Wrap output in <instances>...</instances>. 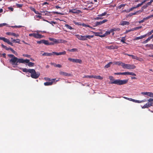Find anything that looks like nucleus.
I'll use <instances>...</instances> for the list:
<instances>
[{
    "label": "nucleus",
    "instance_id": "f257e3e1",
    "mask_svg": "<svg viewBox=\"0 0 153 153\" xmlns=\"http://www.w3.org/2000/svg\"><path fill=\"white\" fill-rule=\"evenodd\" d=\"M109 79L110 81V83L111 84H115L118 85L125 84L128 81V79H124L123 80L120 79H115L112 76H109Z\"/></svg>",
    "mask_w": 153,
    "mask_h": 153
},
{
    "label": "nucleus",
    "instance_id": "f03ea898",
    "mask_svg": "<svg viewBox=\"0 0 153 153\" xmlns=\"http://www.w3.org/2000/svg\"><path fill=\"white\" fill-rule=\"evenodd\" d=\"M8 56L12 58L10 59V62L12 65H17L18 63L23 62L24 60L23 59H18L13 54H9Z\"/></svg>",
    "mask_w": 153,
    "mask_h": 153
},
{
    "label": "nucleus",
    "instance_id": "7ed1b4c3",
    "mask_svg": "<svg viewBox=\"0 0 153 153\" xmlns=\"http://www.w3.org/2000/svg\"><path fill=\"white\" fill-rule=\"evenodd\" d=\"M75 36L78 39L82 41L87 40V38L91 39L94 36V35H86L83 36L79 35L78 34L75 35Z\"/></svg>",
    "mask_w": 153,
    "mask_h": 153
},
{
    "label": "nucleus",
    "instance_id": "20e7f679",
    "mask_svg": "<svg viewBox=\"0 0 153 153\" xmlns=\"http://www.w3.org/2000/svg\"><path fill=\"white\" fill-rule=\"evenodd\" d=\"M30 74H31V77L35 79L38 78L40 75L39 72H36L34 69H31Z\"/></svg>",
    "mask_w": 153,
    "mask_h": 153
},
{
    "label": "nucleus",
    "instance_id": "39448f33",
    "mask_svg": "<svg viewBox=\"0 0 153 153\" xmlns=\"http://www.w3.org/2000/svg\"><path fill=\"white\" fill-rule=\"evenodd\" d=\"M49 40L52 41L54 44H57L60 43H65L67 42V41L64 40L62 39H56L52 38H49Z\"/></svg>",
    "mask_w": 153,
    "mask_h": 153
},
{
    "label": "nucleus",
    "instance_id": "423d86ee",
    "mask_svg": "<svg viewBox=\"0 0 153 153\" xmlns=\"http://www.w3.org/2000/svg\"><path fill=\"white\" fill-rule=\"evenodd\" d=\"M122 67L123 69L126 68L129 70L134 69L136 67L134 65L126 64L124 63L122 64Z\"/></svg>",
    "mask_w": 153,
    "mask_h": 153
},
{
    "label": "nucleus",
    "instance_id": "0eeeda50",
    "mask_svg": "<svg viewBox=\"0 0 153 153\" xmlns=\"http://www.w3.org/2000/svg\"><path fill=\"white\" fill-rule=\"evenodd\" d=\"M29 36H33L34 38L37 39H39L43 38L44 37L43 36H42L39 33H32L29 34Z\"/></svg>",
    "mask_w": 153,
    "mask_h": 153
},
{
    "label": "nucleus",
    "instance_id": "6e6552de",
    "mask_svg": "<svg viewBox=\"0 0 153 153\" xmlns=\"http://www.w3.org/2000/svg\"><path fill=\"white\" fill-rule=\"evenodd\" d=\"M23 60H24L23 62H20V63H28L27 65L29 67H33L34 66V64L32 62H30V60L28 59H23Z\"/></svg>",
    "mask_w": 153,
    "mask_h": 153
},
{
    "label": "nucleus",
    "instance_id": "1a4fd4ad",
    "mask_svg": "<svg viewBox=\"0 0 153 153\" xmlns=\"http://www.w3.org/2000/svg\"><path fill=\"white\" fill-rule=\"evenodd\" d=\"M0 40H2L4 42H6L8 44L10 45L11 46L13 45L12 43L10 42L9 39L6 38L5 37H0Z\"/></svg>",
    "mask_w": 153,
    "mask_h": 153
},
{
    "label": "nucleus",
    "instance_id": "9d476101",
    "mask_svg": "<svg viewBox=\"0 0 153 153\" xmlns=\"http://www.w3.org/2000/svg\"><path fill=\"white\" fill-rule=\"evenodd\" d=\"M107 14V13L106 12H105L103 13H102L101 14L99 15L98 16V17H96L95 18V20H98V19H103V18L102 17V16H105Z\"/></svg>",
    "mask_w": 153,
    "mask_h": 153
},
{
    "label": "nucleus",
    "instance_id": "9b49d317",
    "mask_svg": "<svg viewBox=\"0 0 153 153\" xmlns=\"http://www.w3.org/2000/svg\"><path fill=\"white\" fill-rule=\"evenodd\" d=\"M59 73L60 75L65 76H72V74H71L68 73L61 71H60Z\"/></svg>",
    "mask_w": 153,
    "mask_h": 153
},
{
    "label": "nucleus",
    "instance_id": "f8f14e48",
    "mask_svg": "<svg viewBox=\"0 0 153 153\" xmlns=\"http://www.w3.org/2000/svg\"><path fill=\"white\" fill-rule=\"evenodd\" d=\"M108 21L107 19H104L102 21H100L99 22H96L95 23V25L96 26H99L100 25H101L103 23L107 22Z\"/></svg>",
    "mask_w": 153,
    "mask_h": 153
},
{
    "label": "nucleus",
    "instance_id": "ddd939ff",
    "mask_svg": "<svg viewBox=\"0 0 153 153\" xmlns=\"http://www.w3.org/2000/svg\"><path fill=\"white\" fill-rule=\"evenodd\" d=\"M55 79H52L51 81L50 82H46L44 83V85L45 86L51 85H52L53 83L54 82Z\"/></svg>",
    "mask_w": 153,
    "mask_h": 153
},
{
    "label": "nucleus",
    "instance_id": "4468645a",
    "mask_svg": "<svg viewBox=\"0 0 153 153\" xmlns=\"http://www.w3.org/2000/svg\"><path fill=\"white\" fill-rule=\"evenodd\" d=\"M6 34L7 35H8L13 36L16 37H18L19 36L18 34H16L15 33L13 32H7Z\"/></svg>",
    "mask_w": 153,
    "mask_h": 153
},
{
    "label": "nucleus",
    "instance_id": "2eb2a0df",
    "mask_svg": "<svg viewBox=\"0 0 153 153\" xmlns=\"http://www.w3.org/2000/svg\"><path fill=\"white\" fill-rule=\"evenodd\" d=\"M130 24L129 22L126 21H122L120 22V25H128Z\"/></svg>",
    "mask_w": 153,
    "mask_h": 153
},
{
    "label": "nucleus",
    "instance_id": "dca6fc26",
    "mask_svg": "<svg viewBox=\"0 0 153 153\" xmlns=\"http://www.w3.org/2000/svg\"><path fill=\"white\" fill-rule=\"evenodd\" d=\"M42 56H50L52 55H54V52H52L51 53H44L42 54Z\"/></svg>",
    "mask_w": 153,
    "mask_h": 153
},
{
    "label": "nucleus",
    "instance_id": "f3484780",
    "mask_svg": "<svg viewBox=\"0 0 153 153\" xmlns=\"http://www.w3.org/2000/svg\"><path fill=\"white\" fill-rule=\"evenodd\" d=\"M66 54V52L65 51H64L62 52L57 53L56 52H54V54L56 55H65Z\"/></svg>",
    "mask_w": 153,
    "mask_h": 153
},
{
    "label": "nucleus",
    "instance_id": "a211bd4d",
    "mask_svg": "<svg viewBox=\"0 0 153 153\" xmlns=\"http://www.w3.org/2000/svg\"><path fill=\"white\" fill-rule=\"evenodd\" d=\"M151 106L149 102H148L146 104L144 105L142 107L143 108H148Z\"/></svg>",
    "mask_w": 153,
    "mask_h": 153
},
{
    "label": "nucleus",
    "instance_id": "6ab92c4d",
    "mask_svg": "<svg viewBox=\"0 0 153 153\" xmlns=\"http://www.w3.org/2000/svg\"><path fill=\"white\" fill-rule=\"evenodd\" d=\"M46 40L43 39V40H42L39 41H37V43L38 44H39L43 43V44H45V45H46Z\"/></svg>",
    "mask_w": 153,
    "mask_h": 153
},
{
    "label": "nucleus",
    "instance_id": "aec40b11",
    "mask_svg": "<svg viewBox=\"0 0 153 153\" xmlns=\"http://www.w3.org/2000/svg\"><path fill=\"white\" fill-rule=\"evenodd\" d=\"M22 71L24 72H29L30 73L31 69H27L26 68H22Z\"/></svg>",
    "mask_w": 153,
    "mask_h": 153
},
{
    "label": "nucleus",
    "instance_id": "412c9836",
    "mask_svg": "<svg viewBox=\"0 0 153 153\" xmlns=\"http://www.w3.org/2000/svg\"><path fill=\"white\" fill-rule=\"evenodd\" d=\"M116 46H114L113 45H111L110 46H107L106 47V48L109 49H115L117 48H116Z\"/></svg>",
    "mask_w": 153,
    "mask_h": 153
},
{
    "label": "nucleus",
    "instance_id": "4be33fe9",
    "mask_svg": "<svg viewBox=\"0 0 153 153\" xmlns=\"http://www.w3.org/2000/svg\"><path fill=\"white\" fill-rule=\"evenodd\" d=\"M79 11V10H76L75 9L70 10H69L70 12L73 13H78Z\"/></svg>",
    "mask_w": 153,
    "mask_h": 153
},
{
    "label": "nucleus",
    "instance_id": "5701e85b",
    "mask_svg": "<svg viewBox=\"0 0 153 153\" xmlns=\"http://www.w3.org/2000/svg\"><path fill=\"white\" fill-rule=\"evenodd\" d=\"M146 46L147 48H149L153 50V44H147L146 45Z\"/></svg>",
    "mask_w": 153,
    "mask_h": 153
},
{
    "label": "nucleus",
    "instance_id": "b1692460",
    "mask_svg": "<svg viewBox=\"0 0 153 153\" xmlns=\"http://www.w3.org/2000/svg\"><path fill=\"white\" fill-rule=\"evenodd\" d=\"M112 63H113L112 62H110L108 64H107V65L105 66L104 68H107L110 67L111 65L112 64Z\"/></svg>",
    "mask_w": 153,
    "mask_h": 153
},
{
    "label": "nucleus",
    "instance_id": "393cba45",
    "mask_svg": "<svg viewBox=\"0 0 153 153\" xmlns=\"http://www.w3.org/2000/svg\"><path fill=\"white\" fill-rule=\"evenodd\" d=\"M145 37V36L143 35L140 36L139 37H136L134 39V40H138L139 39H142L143 38Z\"/></svg>",
    "mask_w": 153,
    "mask_h": 153
},
{
    "label": "nucleus",
    "instance_id": "a878e982",
    "mask_svg": "<svg viewBox=\"0 0 153 153\" xmlns=\"http://www.w3.org/2000/svg\"><path fill=\"white\" fill-rule=\"evenodd\" d=\"M65 26L69 29L72 30L73 29L71 26L67 24H65Z\"/></svg>",
    "mask_w": 153,
    "mask_h": 153
},
{
    "label": "nucleus",
    "instance_id": "bb28decb",
    "mask_svg": "<svg viewBox=\"0 0 153 153\" xmlns=\"http://www.w3.org/2000/svg\"><path fill=\"white\" fill-rule=\"evenodd\" d=\"M151 106H153V99L150 98L148 100Z\"/></svg>",
    "mask_w": 153,
    "mask_h": 153
},
{
    "label": "nucleus",
    "instance_id": "cd10ccee",
    "mask_svg": "<svg viewBox=\"0 0 153 153\" xmlns=\"http://www.w3.org/2000/svg\"><path fill=\"white\" fill-rule=\"evenodd\" d=\"M75 63L81 64L82 63V61L80 59H75Z\"/></svg>",
    "mask_w": 153,
    "mask_h": 153
},
{
    "label": "nucleus",
    "instance_id": "c85d7f7f",
    "mask_svg": "<svg viewBox=\"0 0 153 153\" xmlns=\"http://www.w3.org/2000/svg\"><path fill=\"white\" fill-rule=\"evenodd\" d=\"M124 63L120 61H118V62H116V63H115L116 64V65H121L122 66V64Z\"/></svg>",
    "mask_w": 153,
    "mask_h": 153
},
{
    "label": "nucleus",
    "instance_id": "c756f323",
    "mask_svg": "<svg viewBox=\"0 0 153 153\" xmlns=\"http://www.w3.org/2000/svg\"><path fill=\"white\" fill-rule=\"evenodd\" d=\"M1 46L2 48L5 49L6 50L8 51L10 50V48H8L7 46L4 45L2 44H1Z\"/></svg>",
    "mask_w": 153,
    "mask_h": 153
},
{
    "label": "nucleus",
    "instance_id": "7c9ffc66",
    "mask_svg": "<svg viewBox=\"0 0 153 153\" xmlns=\"http://www.w3.org/2000/svg\"><path fill=\"white\" fill-rule=\"evenodd\" d=\"M46 45H53L54 44L52 42H49L48 40H46Z\"/></svg>",
    "mask_w": 153,
    "mask_h": 153
},
{
    "label": "nucleus",
    "instance_id": "2f4dec72",
    "mask_svg": "<svg viewBox=\"0 0 153 153\" xmlns=\"http://www.w3.org/2000/svg\"><path fill=\"white\" fill-rule=\"evenodd\" d=\"M128 75H131L132 76H136V75L133 72H128Z\"/></svg>",
    "mask_w": 153,
    "mask_h": 153
},
{
    "label": "nucleus",
    "instance_id": "473e14b6",
    "mask_svg": "<svg viewBox=\"0 0 153 153\" xmlns=\"http://www.w3.org/2000/svg\"><path fill=\"white\" fill-rule=\"evenodd\" d=\"M23 5V4H17V3L16 4V6L18 8H20L22 7Z\"/></svg>",
    "mask_w": 153,
    "mask_h": 153
},
{
    "label": "nucleus",
    "instance_id": "72a5a7b5",
    "mask_svg": "<svg viewBox=\"0 0 153 153\" xmlns=\"http://www.w3.org/2000/svg\"><path fill=\"white\" fill-rule=\"evenodd\" d=\"M73 22L75 25H77L78 26L82 25V23L80 22H76L74 21Z\"/></svg>",
    "mask_w": 153,
    "mask_h": 153
},
{
    "label": "nucleus",
    "instance_id": "f704fd0d",
    "mask_svg": "<svg viewBox=\"0 0 153 153\" xmlns=\"http://www.w3.org/2000/svg\"><path fill=\"white\" fill-rule=\"evenodd\" d=\"M70 52H76L77 51V49L76 48H73L68 50Z\"/></svg>",
    "mask_w": 153,
    "mask_h": 153
},
{
    "label": "nucleus",
    "instance_id": "c9c22d12",
    "mask_svg": "<svg viewBox=\"0 0 153 153\" xmlns=\"http://www.w3.org/2000/svg\"><path fill=\"white\" fill-rule=\"evenodd\" d=\"M149 92H142L141 94H142L144 95H147L148 96H149Z\"/></svg>",
    "mask_w": 153,
    "mask_h": 153
},
{
    "label": "nucleus",
    "instance_id": "e433bc0d",
    "mask_svg": "<svg viewBox=\"0 0 153 153\" xmlns=\"http://www.w3.org/2000/svg\"><path fill=\"white\" fill-rule=\"evenodd\" d=\"M75 59H72V58H68V60L70 62H75Z\"/></svg>",
    "mask_w": 153,
    "mask_h": 153
},
{
    "label": "nucleus",
    "instance_id": "4c0bfd02",
    "mask_svg": "<svg viewBox=\"0 0 153 153\" xmlns=\"http://www.w3.org/2000/svg\"><path fill=\"white\" fill-rule=\"evenodd\" d=\"M82 26L83 27H90V26L89 25H86L85 24H84V23H82Z\"/></svg>",
    "mask_w": 153,
    "mask_h": 153
},
{
    "label": "nucleus",
    "instance_id": "58836bf2",
    "mask_svg": "<svg viewBox=\"0 0 153 153\" xmlns=\"http://www.w3.org/2000/svg\"><path fill=\"white\" fill-rule=\"evenodd\" d=\"M92 77V75H90V76L85 75V76H84L83 77V78H91Z\"/></svg>",
    "mask_w": 153,
    "mask_h": 153
},
{
    "label": "nucleus",
    "instance_id": "ea45409f",
    "mask_svg": "<svg viewBox=\"0 0 153 153\" xmlns=\"http://www.w3.org/2000/svg\"><path fill=\"white\" fill-rule=\"evenodd\" d=\"M114 31H120V29L119 28H112Z\"/></svg>",
    "mask_w": 153,
    "mask_h": 153
},
{
    "label": "nucleus",
    "instance_id": "a19ab883",
    "mask_svg": "<svg viewBox=\"0 0 153 153\" xmlns=\"http://www.w3.org/2000/svg\"><path fill=\"white\" fill-rule=\"evenodd\" d=\"M10 50L12 51V52L14 54H16L17 53L12 48H10Z\"/></svg>",
    "mask_w": 153,
    "mask_h": 153
},
{
    "label": "nucleus",
    "instance_id": "79ce46f5",
    "mask_svg": "<svg viewBox=\"0 0 153 153\" xmlns=\"http://www.w3.org/2000/svg\"><path fill=\"white\" fill-rule=\"evenodd\" d=\"M111 33L110 31H106V32L105 33V36H106L110 34Z\"/></svg>",
    "mask_w": 153,
    "mask_h": 153
},
{
    "label": "nucleus",
    "instance_id": "37998d69",
    "mask_svg": "<svg viewBox=\"0 0 153 153\" xmlns=\"http://www.w3.org/2000/svg\"><path fill=\"white\" fill-rule=\"evenodd\" d=\"M132 58L133 59H135L137 60V56H134L133 55H132L131 56Z\"/></svg>",
    "mask_w": 153,
    "mask_h": 153
},
{
    "label": "nucleus",
    "instance_id": "c03bdc74",
    "mask_svg": "<svg viewBox=\"0 0 153 153\" xmlns=\"http://www.w3.org/2000/svg\"><path fill=\"white\" fill-rule=\"evenodd\" d=\"M137 60H138L140 62H142L144 61V60L142 58H140L137 57Z\"/></svg>",
    "mask_w": 153,
    "mask_h": 153
},
{
    "label": "nucleus",
    "instance_id": "a18cd8bd",
    "mask_svg": "<svg viewBox=\"0 0 153 153\" xmlns=\"http://www.w3.org/2000/svg\"><path fill=\"white\" fill-rule=\"evenodd\" d=\"M148 7V6L146 4L144 5L142 7V10H144V9H145L147 7Z\"/></svg>",
    "mask_w": 153,
    "mask_h": 153
},
{
    "label": "nucleus",
    "instance_id": "49530a36",
    "mask_svg": "<svg viewBox=\"0 0 153 153\" xmlns=\"http://www.w3.org/2000/svg\"><path fill=\"white\" fill-rule=\"evenodd\" d=\"M23 56H24L27 57V58H30V57L31 56L28 54H23Z\"/></svg>",
    "mask_w": 153,
    "mask_h": 153
},
{
    "label": "nucleus",
    "instance_id": "de8ad7c7",
    "mask_svg": "<svg viewBox=\"0 0 153 153\" xmlns=\"http://www.w3.org/2000/svg\"><path fill=\"white\" fill-rule=\"evenodd\" d=\"M153 17V14L152 15H151L149 16H148L147 17H146L145 18L146 19H149L150 18H152Z\"/></svg>",
    "mask_w": 153,
    "mask_h": 153
},
{
    "label": "nucleus",
    "instance_id": "09e8293b",
    "mask_svg": "<svg viewBox=\"0 0 153 153\" xmlns=\"http://www.w3.org/2000/svg\"><path fill=\"white\" fill-rule=\"evenodd\" d=\"M125 39L124 38V37H123L122 39L121 40V42H122L123 43H126L125 42Z\"/></svg>",
    "mask_w": 153,
    "mask_h": 153
},
{
    "label": "nucleus",
    "instance_id": "8fccbe9b",
    "mask_svg": "<svg viewBox=\"0 0 153 153\" xmlns=\"http://www.w3.org/2000/svg\"><path fill=\"white\" fill-rule=\"evenodd\" d=\"M15 42L16 43L20 44V40L18 39H17L16 40Z\"/></svg>",
    "mask_w": 153,
    "mask_h": 153
},
{
    "label": "nucleus",
    "instance_id": "3c124183",
    "mask_svg": "<svg viewBox=\"0 0 153 153\" xmlns=\"http://www.w3.org/2000/svg\"><path fill=\"white\" fill-rule=\"evenodd\" d=\"M151 34H152V33L150 32H148V33H146V34H145V35H144L145 36V37L146 36H150Z\"/></svg>",
    "mask_w": 153,
    "mask_h": 153
},
{
    "label": "nucleus",
    "instance_id": "603ef678",
    "mask_svg": "<svg viewBox=\"0 0 153 153\" xmlns=\"http://www.w3.org/2000/svg\"><path fill=\"white\" fill-rule=\"evenodd\" d=\"M142 28V26H139V27H135L134 28H135V30H138L139 29L141 28Z\"/></svg>",
    "mask_w": 153,
    "mask_h": 153
},
{
    "label": "nucleus",
    "instance_id": "864d4df0",
    "mask_svg": "<svg viewBox=\"0 0 153 153\" xmlns=\"http://www.w3.org/2000/svg\"><path fill=\"white\" fill-rule=\"evenodd\" d=\"M144 102V101L143 100L139 101V100H135V101L134 102H137V103H141V102Z\"/></svg>",
    "mask_w": 153,
    "mask_h": 153
},
{
    "label": "nucleus",
    "instance_id": "5fc2aeb1",
    "mask_svg": "<svg viewBox=\"0 0 153 153\" xmlns=\"http://www.w3.org/2000/svg\"><path fill=\"white\" fill-rule=\"evenodd\" d=\"M30 9L32 11L34 12L36 10L34 8L32 7H30Z\"/></svg>",
    "mask_w": 153,
    "mask_h": 153
},
{
    "label": "nucleus",
    "instance_id": "6e6d98bb",
    "mask_svg": "<svg viewBox=\"0 0 153 153\" xmlns=\"http://www.w3.org/2000/svg\"><path fill=\"white\" fill-rule=\"evenodd\" d=\"M149 96L151 97H153V93L149 92Z\"/></svg>",
    "mask_w": 153,
    "mask_h": 153
},
{
    "label": "nucleus",
    "instance_id": "4d7b16f0",
    "mask_svg": "<svg viewBox=\"0 0 153 153\" xmlns=\"http://www.w3.org/2000/svg\"><path fill=\"white\" fill-rule=\"evenodd\" d=\"M121 75H128V72H121Z\"/></svg>",
    "mask_w": 153,
    "mask_h": 153
},
{
    "label": "nucleus",
    "instance_id": "13d9d810",
    "mask_svg": "<svg viewBox=\"0 0 153 153\" xmlns=\"http://www.w3.org/2000/svg\"><path fill=\"white\" fill-rule=\"evenodd\" d=\"M62 67V65L60 64H56L55 67L60 68Z\"/></svg>",
    "mask_w": 153,
    "mask_h": 153
},
{
    "label": "nucleus",
    "instance_id": "bf43d9fd",
    "mask_svg": "<svg viewBox=\"0 0 153 153\" xmlns=\"http://www.w3.org/2000/svg\"><path fill=\"white\" fill-rule=\"evenodd\" d=\"M103 79V78L100 76H97V79H99L102 80Z\"/></svg>",
    "mask_w": 153,
    "mask_h": 153
},
{
    "label": "nucleus",
    "instance_id": "052dcab7",
    "mask_svg": "<svg viewBox=\"0 0 153 153\" xmlns=\"http://www.w3.org/2000/svg\"><path fill=\"white\" fill-rule=\"evenodd\" d=\"M47 21L48 22V21ZM49 22L52 25L53 24H56V22H54V21H51L50 22Z\"/></svg>",
    "mask_w": 153,
    "mask_h": 153
},
{
    "label": "nucleus",
    "instance_id": "680f3d73",
    "mask_svg": "<svg viewBox=\"0 0 153 153\" xmlns=\"http://www.w3.org/2000/svg\"><path fill=\"white\" fill-rule=\"evenodd\" d=\"M139 12V11H137L134 12V13H131V15H134L137 14Z\"/></svg>",
    "mask_w": 153,
    "mask_h": 153
},
{
    "label": "nucleus",
    "instance_id": "e2e57ef3",
    "mask_svg": "<svg viewBox=\"0 0 153 153\" xmlns=\"http://www.w3.org/2000/svg\"><path fill=\"white\" fill-rule=\"evenodd\" d=\"M45 79L46 80L51 81V79L50 78L46 77V78H45Z\"/></svg>",
    "mask_w": 153,
    "mask_h": 153
},
{
    "label": "nucleus",
    "instance_id": "0e129e2a",
    "mask_svg": "<svg viewBox=\"0 0 153 153\" xmlns=\"http://www.w3.org/2000/svg\"><path fill=\"white\" fill-rule=\"evenodd\" d=\"M142 5H141V3H140V4H138L137 6L136 7H136V8H137L140 6H141Z\"/></svg>",
    "mask_w": 153,
    "mask_h": 153
},
{
    "label": "nucleus",
    "instance_id": "69168bd1",
    "mask_svg": "<svg viewBox=\"0 0 153 153\" xmlns=\"http://www.w3.org/2000/svg\"><path fill=\"white\" fill-rule=\"evenodd\" d=\"M94 34H95V36H99V33H98V32H94Z\"/></svg>",
    "mask_w": 153,
    "mask_h": 153
},
{
    "label": "nucleus",
    "instance_id": "338daca9",
    "mask_svg": "<svg viewBox=\"0 0 153 153\" xmlns=\"http://www.w3.org/2000/svg\"><path fill=\"white\" fill-rule=\"evenodd\" d=\"M127 100H129L130 101H131L133 102H134L135 101V100L131 98H128V99Z\"/></svg>",
    "mask_w": 153,
    "mask_h": 153
},
{
    "label": "nucleus",
    "instance_id": "774afa93",
    "mask_svg": "<svg viewBox=\"0 0 153 153\" xmlns=\"http://www.w3.org/2000/svg\"><path fill=\"white\" fill-rule=\"evenodd\" d=\"M152 2H151V1H150V2H148L147 4H146L148 6H149V5H151V3H152Z\"/></svg>",
    "mask_w": 153,
    "mask_h": 153
}]
</instances>
